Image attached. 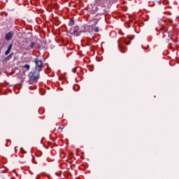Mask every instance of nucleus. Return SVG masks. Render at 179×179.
I'll return each instance as SVG.
<instances>
[{
    "label": "nucleus",
    "mask_w": 179,
    "mask_h": 179,
    "mask_svg": "<svg viewBox=\"0 0 179 179\" xmlns=\"http://www.w3.org/2000/svg\"><path fill=\"white\" fill-rule=\"evenodd\" d=\"M29 83L30 85H33V83H36V82L38 80V78H40V73L34 70V71H31L29 73Z\"/></svg>",
    "instance_id": "obj_1"
},
{
    "label": "nucleus",
    "mask_w": 179,
    "mask_h": 179,
    "mask_svg": "<svg viewBox=\"0 0 179 179\" xmlns=\"http://www.w3.org/2000/svg\"><path fill=\"white\" fill-rule=\"evenodd\" d=\"M36 64L35 70L36 72H39L43 69V62L37 58L34 59Z\"/></svg>",
    "instance_id": "obj_2"
},
{
    "label": "nucleus",
    "mask_w": 179,
    "mask_h": 179,
    "mask_svg": "<svg viewBox=\"0 0 179 179\" xmlns=\"http://www.w3.org/2000/svg\"><path fill=\"white\" fill-rule=\"evenodd\" d=\"M71 34L73 36H76L78 37V36H80V34L82 33V31H80V29L79 28V26H75L71 29Z\"/></svg>",
    "instance_id": "obj_3"
},
{
    "label": "nucleus",
    "mask_w": 179,
    "mask_h": 179,
    "mask_svg": "<svg viewBox=\"0 0 179 179\" xmlns=\"http://www.w3.org/2000/svg\"><path fill=\"white\" fill-rule=\"evenodd\" d=\"M12 32H8V34H6L5 38L7 41H10V40L12 39Z\"/></svg>",
    "instance_id": "obj_4"
},
{
    "label": "nucleus",
    "mask_w": 179,
    "mask_h": 179,
    "mask_svg": "<svg viewBox=\"0 0 179 179\" xmlns=\"http://www.w3.org/2000/svg\"><path fill=\"white\" fill-rule=\"evenodd\" d=\"M13 45L10 44L8 50L5 52V55H9V53L10 52V50H12Z\"/></svg>",
    "instance_id": "obj_5"
},
{
    "label": "nucleus",
    "mask_w": 179,
    "mask_h": 179,
    "mask_svg": "<svg viewBox=\"0 0 179 179\" xmlns=\"http://www.w3.org/2000/svg\"><path fill=\"white\" fill-rule=\"evenodd\" d=\"M73 24H75V20H73V19L70 20L69 22V26H73Z\"/></svg>",
    "instance_id": "obj_6"
},
{
    "label": "nucleus",
    "mask_w": 179,
    "mask_h": 179,
    "mask_svg": "<svg viewBox=\"0 0 179 179\" xmlns=\"http://www.w3.org/2000/svg\"><path fill=\"white\" fill-rule=\"evenodd\" d=\"M36 45L35 42H31L29 45V48H34V46Z\"/></svg>",
    "instance_id": "obj_7"
},
{
    "label": "nucleus",
    "mask_w": 179,
    "mask_h": 179,
    "mask_svg": "<svg viewBox=\"0 0 179 179\" xmlns=\"http://www.w3.org/2000/svg\"><path fill=\"white\" fill-rule=\"evenodd\" d=\"M24 68L25 69H27V71H29V70H30V65H29V64H25V65L24 66Z\"/></svg>",
    "instance_id": "obj_8"
},
{
    "label": "nucleus",
    "mask_w": 179,
    "mask_h": 179,
    "mask_svg": "<svg viewBox=\"0 0 179 179\" xmlns=\"http://www.w3.org/2000/svg\"><path fill=\"white\" fill-rule=\"evenodd\" d=\"M94 30L95 33H99V27H95Z\"/></svg>",
    "instance_id": "obj_9"
},
{
    "label": "nucleus",
    "mask_w": 179,
    "mask_h": 179,
    "mask_svg": "<svg viewBox=\"0 0 179 179\" xmlns=\"http://www.w3.org/2000/svg\"><path fill=\"white\" fill-rule=\"evenodd\" d=\"M125 44L127 45H129L130 44H131V41H125Z\"/></svg>",
    "instance_id": "obj_10"
},
{
    "label": "nucleus",
    "mask_w": 179,
    "mask_h": 179,
    "mask_svg": "<svg viewBox=\"0 0 179 179\" xmlns=\"http://www.w3.org/2000/svg\"><path fill=\"white\" fill-rule=\"evenodd\" d=\"M64 128H65V126L64 125H61L59 127V129H64Z\"/></svg>",
    "instance_id": "obj_11"
},
{
    "label": "nucleus",
    "mask_w": 179,
    "mask_h": 179,
    "mask_svg": "<svg viewBox=\"0 0 179 179\" xmlns=\"http://www.w3.org/2000/svg\"><path fill=\"white\" fill-rule=\"evenodd\" d=\"M13 55L10 54L8 57L6 58V59H8V58H12Z\"/></svg>",
    "instance_id": "obj_12"
},
{
    "label": "nucleus",
    "mask_w": 179,
    "mask_h": 179,
    "mask_svg": "<svg viewBox=\"0 0 179 179\" xmlns=\"http://www.w3.org/2000/svg\"><path fill=\"white\" fill-rule=\"evenodd\" d=\"M36 179H41V175H38Z\"/></svg>",
    "instance_id": "obj_13"
},
{
    "label": "nucleus",
    "mask_w": 179,
    "mask_h": 179,
    "mask_svg": "<svg viewBox=\"0 0 179 179\" xmlns=\"http://www.w3.org/2000/svg\"><path fill=\"white\" fill-rule=\"evenodd\" d=\"M110 2H114V0H109Z\"/></svg>",
    "instance_id": "obj_14"
},
{
    "label": "nucleus",
    "mask_w": 179,
    "mask_h": 179,
    "mask_svg": "<svg viewBox=\"0 0 179 179\" xmlns=\"http://www.w3.org/2000/svg\"><path fill=\"white\" fill-rule=\"evenodd\" d=\"M0 45H1V43H0Z\"/></svg>",
    "instance_id": "obj_15"
}]
</instances>
